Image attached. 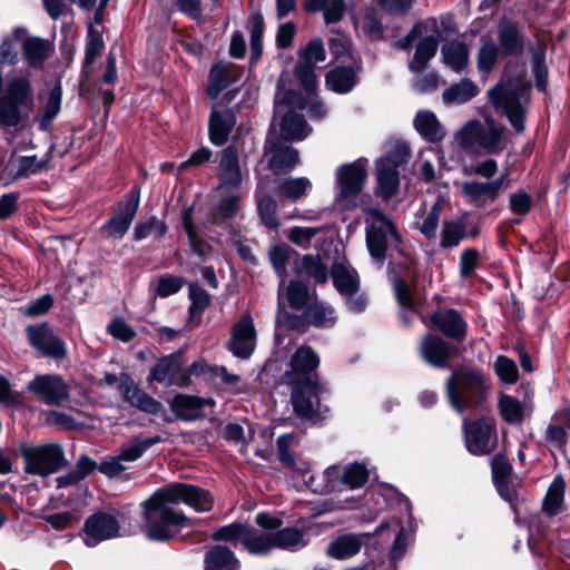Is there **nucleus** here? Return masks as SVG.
Instances as JSON below:
<instances>
[{
	"label": "nucleus",
	"mask_w": 570,
	"mask_h": 570,
	"mask_svg": "<svg viewBox=\"0 0 570 570\" xmlns=\"http://www.w3.org/2000/svg\"><path fill=\"white\" fill-rule=\"evenodd\" d=\"M236 125V116L233 109H218L214 106L208 120V136L212 144L223 146Z\"/></svg>",
	"instance_id": "28"
},
{
	"label": "nucleus",
	"mask_w": 570,
	"mask_h": 570,
	"mask_svg": "<svg viewBox=\"0 0 570 570\" xmlns=\"http://www.w3.org/2000/svg\"><path fill=\"white\" fill-rule=\"evenodd\" d=\"M170 409L177 419L195 421L204 415V401L197 396L177 394L170 401Z\"/></svg>",
	"instance_id": "35"
},
{
	"label": "nucleus",
	"mask_w": 570,
	"mask_h": 570,
	"mask_svg": "<svg viewBox=\"0 0 570 570\" xmlns=\"http://www.w3.org/2000/svg\"><path fill=\"white\" fill-rule=\"evenodd\" d=\"M464 442L466 450L473 455H487L498 444L497 425L493 420H463Z\"/></svg>",
	"instance_id": "14"
},
{
	"label": "nucleus",
	"mask_w": 570,
	"mask_h": 570,
	"mask_svg": "<svg viewBox=\"0 0 570 570\" xmlns=\"http://www.w3.org/2000/svg\"><path fill=\"white\" fill-rule=\"evenodd\" d=\"M299 163L298 150L287 145H273L268 166L275 174H287Z\"/></svg>",
	"instance_id": "34"
},
{
	"label": "nucleus",
	"mask_w": 570,
	"mask_h": 570,
	"mask_svg": "<svg viewBox=\"0 0 570 570\" xmlns=\"http://www.w3.org/2000/svg\"><path fill=\"white\" fill-rule=\"evenodd\" d=\"M288 386L291 387V403L297 417L313 423L325 419L330 409L321 402L322 395L326 392V387L321 381L289 384Z\"/></svg>",
	"instance_id": "7"
},
{
	"label": "nucleus",
	"mask_w": 570,
	"mask_h": 570,
	"mask_svg": "<svg viewBox=\"0 0 570 570\" xmlns=\"http://www.w3.org/2000/svg\"><path fill=\"white\" fill-rule=\"evenodd\" d=\"M325 82L328 89L343 95L356 86L357 75L353 67H336L326 73Z\"/></svg>",
	"instance_id": "42"
},
{
	"label": "nucleus",
	"mask_w": 570,
	"mask_h": 570,
	"mask_svg": "<svg viewBox=\"0 0 570 570\" xmlns=\"http://www.w3.org/2000/svg\"><path fill=\"white\" fill-rule=\"evenodd\" d=\"M240 562L225 546L212 547L204 557V570H239Z\"/></svg>",
	"instance_id": "33"
},
{
	"label": "nucleus",
	"mask_w": 570,
	"mask_h": 570,
	"mask_svg": "<svg viewBox=\"0 0 570 570\" xmlns=\"http://www.w3.org/2000/svg\"><path fill=\"white\" fill-rule=\"evenodd\" d=\"M274 549L295 551L308 542L306 532L298 528L287 527L273 532Z\"/></svg>",
	"instance_id": "47"
},
{
	"label": "nucleus",
	"mask_w": 570,
	"mask_h": 570,
	"mask_svg": "<svg viewBox=\"0 0 570 570\" xmlns=\"http://www.w3.org/2000/svg\"><path fill=\"white\" fill-rule=\"evenodd\" d=\"M119 530V523L114 515L98 512L86 520L83 541L86 546L95 547L101 541L118 537Z\"/></svg>",
	"instance_id": "22"
},
{
	"label": "nucleus",
	"mask_w": 570,
	"mask_h": 570,
	"mask_svg": "<svg viewBox=\"0 0 570 570\" xmlns=\"http://www.w3.org/2000/svg\"><path fill=\"white\" fill-rule=\"evenodd\" d=\"M242 70L233 62L220 61L214 65L209 72L207 94L216 99L219 94L240 78Z\"/></svg>",
	"instance_id": "29"
},
{
	"label": "nucleus",
	"mask_w": 570,
	"mask_h": 570,
	"mask_svg": "<svg viewBox=\"0 0 570 570\" xmlns=\"http://www.w3.org/2000/svg\"><path fill=\"white\" fill-rule=\"evenodd\" d=\"M247 529L248 524L234 522L218 528L213 532L212 539L214 541L229 542L235 548L239 544L245 547Z\"/></svg>",
	"instance_id": "55"
},
{
	"label": "nucleus",
	"mask_w": 570,
	"mask_h": 570,
	"mask_svg": "<svg viewBox=\"0 0 570 570\" xmlns=\"http://www.w3.org/2000/svg\"><path fill=\"white\" fill-rule=\"evenodd\" d=\"M502 420L511 425H520L531 413V407L514 396L503 394L498 402Z\"/></svg>",
	"instance_id": "36"
},
{
	"label": "nucleus",
	"mask_w": 570,
	"mask_h": 570,
	"mask_svg": "<svg viewBox=\"0 0 570 570\" xmlns=\"http://www.w3.org/2000/svg\"><path fill=\"white\" fill-rule=\"evenodd\" d=\"M246 29L250 36V60L257 61L263 52L262 39L265 30L264 17L261 12L249 14Z\"/></svg>",
	"instance_id": "52"
},
{
	"label": "nucleus",
	"mask_w": 570,
	"mask_h": 570,
	"mask_svg": "<svg viewBox=\"0 0 570 570\" xmlns=\"http://www.w3.org/2000/svg\"><path fill=\"white\" fill-rule=\"evenodd\" d=\"M366 179L365 164L357 160L341 166L336 171V180L340 189L338 200L345 202L346 208L354 205V199L361 193Z\"/></svg>",
	"instance_id": "18"
},
{
	"label": "nucleus",
	"mask_w": 570,
	"mask_h": 570,
	"mask_svg": "<svg viewBox=\"0 0 570 570\" xmlns=\"http://www.w3.org/2000/svg\"><path fill=\"white\" fill-rule=\"evenodd\" d=\"M488 391L485 375L475 368H455L445 382L448 401L461 414L466 410L482 407Z\"/></svg>",
	"instance_id": "3"
},
{
	"label": "nucleus",
	"mask_w": 570,
	"mask_h": 570,
	"mask_svg": "<svg viewBox=\"0 0 570 570\" xmlns=\"http://www.w3.org/2000/svg\"><path fill=\"white\" fill-rule=\"evenodd\" d=\"M104 46L105 45L101 32L90 27L88 30L85 48V67H88L94 63V61L100 56Z\"/></svg>",
	"instance_id": "62"
},
{
	"label": "nucleus",
	"mask_w": 570,
	"mask_h": 570,
	"mask_svg": "<svg viewBox=\"0 0 570 570\" xmlns=\"http://www.w3.org/2000/svg\"><path fill=\"white\" fill-rule=\"evenodd\" d=\"M416 131L428 141L438 142L445 136V130L438 120L434 112L420 110L413 120Z\"/></svg>",
	"instance_id": "37"
},
{
	"label": "nucleus",
	"mask_w": 570,
	"mask_h": 570,
	"mask_svg": "<svg viewBox=\"0 0 570 570\" xmlns=\"http://www.w3.org/2000/svg\"><path fill=\"white\" fill-rule=\"evenodd\" d=\"M286 298L294 309H303L309 299L308 287L298 281H292L286 287Z\"/></svg>",
	"instance_id": "60"
},
{
	"label": "nucleus",
	"mask_w": 570,
	"mask_h": 570,
	"mask_svg": "<svg viewBox=\"0 0 570 570\" xmlns=\"http://www.w3.org/2000/svg\"><path fill=\"white\" fill-rule=\"evenodd\" d=\"M295 106H291L285 99V94L277 85L275 94V117L282 115L281 136L285 140H302L308 136L312 128L307 125L304 117L295 111Z\"/></svg>",
	"instance_id": "16"
},
{
	"label": "nucleus",
	"mask_w": 570,
	"mask_h": 570,
	"mask_svg": "<svg viewBox=\"0 0 570 570\" xmlns=\"http://www.w3.org/2000/svg\"><path fill=\"white\" fill-rule=\"evenodd\" d=\"M333 284L343 296L355 295L360 289V277L355 268L346 263H335L331 271Z\"/></svg>",
	"instance_id": "32"
},
{
	"label": "nucleus",
	"mask_w": 570,
	"mask_h": 570,
	"mask_svg": "<svg viewBox=\"0 0 570 570\" xmlns=\"http://www.w3.org/2000/svg\"><path fill=\"white\" fill-rule=\"evenodd\" d=\"M184 361L180 352L161 357L150 370V379L167 386L186 387L191 381L184 374Z\"/></svg>",
	"instance_id": "19"
},
{
	"label": "nucleus",
	"mask_w": 570,
	"mask_h": 570,
	"mask_svg": "<svg viewBox=\"0 0 570 570\" xmlns=\"http://www.w3.org/2000/svg\"><path fill=\"white\" fill-rule=\"evenodd\" d=\"M498 40L502 56L518 57L524 51V35L519 29V26L509 19H500L498 24Z\"/></svg>",
	"instance_id": "27"
},
{
	"label": "nucleus",
	"mask_w": 570,
	"mask_h": 570,
	"mask_svg": "<svg viewBox=\"0 0 570 570\" xmlns=\"http://www.w3.org/2000/svg\"><path fill=\"white\" fill-rule=\"evenodd\" d=\"M479 92L478 86L471 79L465 78L446 88L442 98L445 104L462 105L476 97Z\"/></svg>",
	"instance_id": "46"
},
{
	"label": "nucleus",
	"mask_w": 570,
	"mask_h": 570,
	"mask_svg": "<svg viewBox=\"0 0 570 570\" xmlns=\"http://www.w3.org/2000/svg\"><path fill=\"white\" fill-rule=\"evenodd\" d=\"M311 326L328 328L334 326L337 320L334 307L325 302H314L306 307Z\"/></svg>",
	"instance_id": "50"
},
{
	"label": "nucleus",
	"mask_w": 570,
	"mask_h": 570,
	"mask_svg": "<svg viewBox=\"0 0 570 570\" xmlns=\"http://www.w3.org/2000/svg\"><path fill=\"white\" fill-rule=\"evenodd\" d=\"M27 390L48 406H61L70 400L69 385L58 374H37L27 384Z\"/></svg>",
	"instance_id": "15"
},
{
	"label": "nucleus",
	"mask_w": 570,
	"mask_h": 570,
	"mask_svg": "<svg viewBox=\"0 0 570 570\" xmlns=\"http://www.w3.org/2000/svg\"><path fill=\"white\" fill-rule=\"evenodd\" d=\"M295 273L298 276L313 279L317 284H325L328 279L326 265L320 255H305L295 263Z\"/></svg>",
	"instance_id": "40"
},
{
	"label": "nucleus",
	"mask_w": 570,
	"mask_h": 570,
	"mask_svg": "<svg viewBox=\"0 0 570 570\" xmlns=\"http://www.w3.org/2000/svg\"><path fill=\"white\" fill-rule=\"evenodd\" d=\"M22 51L30 67L41 68L51 56L53 47L48 40L30 37L23 41Z\"/></svg>",
	"instance_id": "41"
},
{
	"label": "nucleus",
	"mask_w": 570,
	"mask_h": 570,
	"mask_svg": "<svg viewBox=\"0 0 570 570\" xmlns=\"http://www.w3.org/2000/svg\"><path fill=\"white\" fill-rule=\"evenodd\" d=\"M312 189V183L306 177H289L279 181L276 187V193L286 199L296 202L306 196Z\"/></svg>",
	"instance_id": "51"
},
{
	"label": "nucleus",
	"mask_w": 570,
	"mask_h": 570,
	"mask_svg": "<svg viewBox=\"0 0 570 570\" xmlns=\"http://www.w3.org/2000/svg\"><path fill=\"white\" fill-rule=\"evenodd\" d=\"M420 353L430 365L446 368L450 365V360L460 354V348L438 335L426 334L422 338Z\"/></svg>",
	"instance_id": "20"
},
{
	"label": "nucleus",
	"mask_w": 570,
	"mask_h": 570,
	"mask_svg": "<svg viewBox=\"0 0 570 570\" xmlns=\"http://www.w3.org/2000/svg\"><path fill=\"white\" fill-rule=\"evenodd\" d=\"M33 107L35 92L29 78H11L0 96V127H18L29 118Z\"/></svg>",
	"instance_id": "4"
},
{
	"label": "nucleus",
	"mask_w": 570,
	"mask_h": 570,
	"mask_svg": "<svg viewBox=\"0 0 570 570\" xmlns=\"http://www.w3.org/2000/svg\"><path fill=\"white\" fill-rule=\"evenodd\" d=\"M320 356L309 345H301L291 355L287 367L282 375L284 384L320 382L317 367Z\"/></svg>",
	"instance_id": "11"
},
{
	"label": "nucleus",
	"mask_w": 570,
	"mask_h": 570,
	"mask_svg": "<svg viewBox=\"0 0 570 570\" xmlns=\"http://www.w3.org/2000/svg\"><path fill=\"white\" fill-rule=\"evenodd\" d=\"M325 483L323 485L315 484V476L311 475L308 485L314 492L324 494L335 491L338 483H342L350 489H357L363 487L368 479V471L360 463L347 465L343 471L340 466H328L322 474Z\"/></svg>",
	"instance_id": "12"
},
{
	"label": "nucleus",
	"mask_w": 570,
	"mask_h": 570,
	"mask_svg": "<svg viewBox=\"0 0 570 570\" xmlns=\"http://www.w3.org/2000/svg\"><path fill=\"white\" fill-rule=\"evenodd\" d=\"M257 332L250 313H244L230 328L228 351L237 358L247 360L256 348Z\"/></svg>",
	"instance_id": "17"
},
{
	"label": "nucleus",
	"mask_w": 570,
	"mask_h": 570,
	"mask_svg": "<svg viewBox=\"0 0 570 570\" xmlns=\"http://www.w3.org/2000/svg\"><path fill=\"white\" fill-rule=\"evenodd\" d=\"M28 341L42 355L52 358H63L67 355L65 343L47 325H30L27 328Z\"/></svg>",
	"instance_id": "21"
},
{
	"label": "nucleus",
	"mask_w": 570,
	"mask_h": 570,
	"mask_svg": "<svg viewBox=\"0 0 570 570\" xmlns=\"http://www.w3.org/2000/svg\"><path fill=\"white\" fill-rule=\"evenodd\" d=\"M442 61L451 70L462 72L469 63V48L461 41H449L441 48Z\"/></svg>",
	"instance_id": "44"
},
{
	"label": "nucleus",
	"mask_w": 570,
	"mask_h": 570,
	"mask_svg": "<svg viewBox=\"0 0 570 570\" xmlns=\"http://www.w3.org/2000/svg\"><path fill=\"white\" fill-rule=\"evenodd\" d=\"M119 391L126 402L142 412L158 414L163 410V404L159 401L140 390L128 376H125L119 384Z\"/></svg>",
	"instance_id": "30"
},
{
	"label": "nucleus",
	"mask_w": 570,
	"mask_h": 570,
	"mask_svg": "<svg viewBox=\"0 0 570 570\" xmlns=\"http://www.w3.org/2000/svg\"><path fill=\"white\" fill-rule=\"evenodd\" d=\"M19 452L24 462L23 471L27 474L48 476L67 464L63 448L59 443L21 444Z\"/></svg>",
	"instance_id": "6"
},
{
	"label": "nucleus",
	"mask_w": 570,
	"mask_h": 570,
	"mask_svg": "<svg viewBox=\"0 0 570 570\" xmlns=\"http://www.w3.org/2000/svg\"><path fill=\"white\" fill-rule=\"evenodd\" d=\"M244 549L254 556H266L274 550L273 532L248 525Z\"/></svg>",
	"instance_id": "45"
},
{
	"label": "nucleus",
	"mask_w": 570,
	"mask_h": 570,
	"mask_svg": "<svg viewBox=\"0 0 570 570\" xmlns=\"http://www.w3.org/2000/svg\"><path fill=\"white\" fill-rule=\"evenodd\" d=\"M527 90L528 86L514 89L511 81H501L488 91L491 104L509 119L517 132L524 130L525 111L521 104V96Z\"/></svg>",
	"instance_id": "8"
},
{
	"label": "nucleus",
	"mask_w": 570,
	"mask_h": 570,
	"mask_svg": "<svg viewBox=\"0 0 570 570\" xmlns=\"http://www.w3.org/2000/svg\"><path fill=\"white\" fill-rule=\"evenodd\" d=\"M188 296L190 299L189 314L190 316L202 315L203 312L210 304L209 294L196 283H190L188 287Z\"/></svg>",
	"instance_id": "61"
},
{
	"label": "nucleus",
	"mask_w": 570,
	"mask_h": 570,
	"mask_svg": "<svg viewBox=\"0 0 570 570\" xmlns=\"http://www.w3.org/2000/svg\"><path fill=\"white\" fill-rule=\"evenodd\" d=\"M97 469V462L87 454H81L75 466L56 479L57 488H68L78 484Z\"/></svg>",
	"instance_id": "43"
},
{
	"label": "nucleus",
	"mask_w": 570,
	"mask_h": 570,
	"mask_svg": "<svg viewBox=\"0 0 570 570\" xmlns=\"http://www.w3.org/2000/svg\"><path fill=\"white\" fill-rule=\"evenodd\" d=\"M184 503L197 512L213 509L214 498L209 491L194 484L173 482L157 489L142 503L146 535L154 541H169L178 528L187 525L188 518L170 505Z\"/></svg>",
	"instance_id": "1"
},
{
	"label": "nucleus",
	"mask_w": 570,
	"mask_h": 570,
	"mask_svg": "<svg viewBox=\"0 0 570 570\" xmlns=\"http://www.w3.org/2000/svg\"><path fill=\"white\" fill-rule=\"evenodd\" d=\"M139 207V197L131 194L124 203L119 204L115 213L101 227L107 237L121 239L128 232Z\"/></svg>",
	"instance_id": "23"
},
{
	"label": "nucleus",
	"mask_w": 570,
	"mask_h": 570,
	"mask_svg": "<svg viewBox=\"0 0 570 570\" xmlns=\"http://www.w3.org/2000/svg\"><path fill=\"white\" fill-rule=\"evenodd\" d=\"M410 158V148L405 144L396 146L393 154L381 158L376 163V180L379 193L384 199L392 198L400 186L399 166L405 164Z\"/></svg>",
	"instance_id": "13"
},
{
	"label": "nucleus",
	"mask_w": 570,
	"mask_h": 570,
	"mask_svg": "<svg viewBox=\"0 0 570 570\" xmlns=\"http://www.w3.org/2000/svg\"><path fill=\"white\" fill-rule=\"evenodd\" d=\"M257 207L259 216L265 226L271 229L278 227V219L276 216L277 203L269 195H257Z\"/></svg>",
	"instance_id": "59"
},
{
	"label": "nucleus",
	"mask_w": 570,
	"mask_h": 570,
	"mask_svg": "<svg viewBox=\"0 0 570 570\" xmlns=\"http://www.w3.org/2000/svg\"><path fill=\"white\" fill-rule=\"evenodd\" d=\"M62 89L60 83L47 90L39 97L40 105L38 111V127L46 131L51 126L53 119L59 115L61 109Z\"/></svg>",
	"instance_id": "31"
},
{
	"label": "nucleus",
	"mask_w": 570,
	"mask_h": 570,
	"mask_svg": "<svg viewBox=\"0 0 570 570\" xmlns=\"http://www.w3.org/2000/svg\"><path fill=\"white\" fill-rule=\"evenodd\" d=\"M294 73L302 87L309 94L314 92L317 87V77L315 66L308 61L298 60Z\"/></svg>",
	"instance_id": "63"
},
{
	"label": "nucleus",
	"mask_w": 570,
	"mask_h": 570,
	"mask_svg": "<svg viewBox=\"0 0 570 570\" xmlns=\"http://www.w3.org/2000/svg\"><path fill=\"white\" fill-rule=\"evenodd\" d=\"M219 193L222 198L215 213L213 214V223L215 224H218L226 218L233 217L237 213L240 203V194L238 189H229Z\"/></svg>",
	"instance_id": "54"
},
{
	"label": "nucleus",
	"mask_w": 570,
	"mask_h": 570,
	"mask_svg": "<svg viewBox=\"0 0 570 570\" xmlns=\"http://www.w3.org/2000/svg\"><path fill=\"white\" fill-rule=\"evenodd\" d=\"M284 94L285 99L288 101L291 106H295V108L299 110L307 109V112L311 118L322 119L323 117H325L327 109L323 102L318 100L306 102L302 94L296 90H287L284 91Z\"/></svg>",
	"instance_id": "56"
},
{
	"label": "nucleus",
	"mask_w": 570,
	"mask_h": 570,
	"mask_svg": "<svg viewBox=\"0 0 570 570\" xmlns=\"http://www.w3.org/2000/svg\"><path fill=\"white\" fill-rule=\"evenodd\" d=\"M566 482L561 475H557L550 483L542 502V511L548 517H554L560 512L564 499Z\"/></svg>",
	"instance_id": "49"
},
{
	"label": "nucleus",
	"mask_w": 570,
	"mask_h": 570,
	"mask_svg": "<svg viewBox=\"0 0 570 570\" xmlns=\"http://www.w3.org/2000/svg\"><path fill=\"white\" fill-rule=\"evenodd\" d=\"M502 55L498 43L488 37L481 38V46L476 53V67L479 71L490 73L499 62Z\"/></svg>",
	"instance_id": "48"
},
{
	"label": "nucleus",
	"mask_w": 570,
	"mask_h": 570,
	"mask_svg": "<svg viewBox=\"0 0 570 570\" xmlns=\"http://www.w3.org/2000/svg\"><path fill=\"white\" fill-rule=\"evenodd\" d=\"M431 324L434 325L445 336L463 342L466 337V322L461 314L453 308H443L434 312L430 317Z\"/></svg>",
	"instance_id": "26"
},
{
	"label": "nucleus",
	"mask_w": 570,
	"mask_h": 570,
	"mask_svg": "<svg viewBox=\"0 0 570 570\" xmlns=\"http://www.w3.org/2000/svg\"><path fill=\"white\" fill-rule=\"evenodd\" d=\"M167 233V225L164 220L158 219L156 216H151L145 222L137 223L134 228L135 240H141L148 236L161 238Z\"/></svg>",
	"instance_id": "57"
},
{
	"label": "nucleus",
	"mask_w": 570,
	"mask_h": 570,
	"mask_svg": "<svg viewBox=\"0 0 570 570\" xmlns=\"http://www.w3.org/2000/svg\"><path fill=\"white\" fill-rule=\"evenodd\" d=\"M532 55V71L535 77V86L540 91H544L548 83V68L546 66V43L538 40L530 48Z\"/></svg>",
	"instance_id": "53"
},
{
	"label": "nucleus",
	"mask_w": 570,
	"mask_h": 570,
	"mask_svg": "<svg viewBox=\"0 0 570 570\" xmlns=\"http://www.w3.org/2000/svg\"><path fill=\"white\" fill-rule=\"evenodd\" d=\"M425 29H430L433 35L422 37L415 47L413 59L409 62V69L413 73L422 72L428 63L438 52L439 48V24L436 18H429L424 22Z\"/></svg>",
	"instance_id": "24"
},
{
	"label": "nucleus",
	"mask_w": 570,
	"mask_h": 570,
	"mask_svg": "<svg viewBox=\"0 0 570 570\" xmlns=\"http://www.w3.org/2000/svg\"><path fill=\"white\" fill-rule=\"evenodd\" d=\"M498 171V163L492 158L476 161L471 165H463L464 176H480L485 180L470 179L460 184V191L466 203L484 208L493 204L504 189L505 175L493 178Z\"/></svg>",
	"instance_id": "2"
},
{
	"label": "nucleus",
	"mask_w": 570,
	"mask_h": 570,
	"mask_svg": "<svg viewBox=\"0 0 570 570\" xmlns=\"http://www.w3.org/2000/svg\"><path fill=\"white\" fill-rule=\"evenodd\" d=\"M364 542L362 537L354 533L338 535L327 547V554L336 560H345L356 556Z\"/></svg>",
	"instance_id": "38"
},
{
	"label": "nucleus",
	"mask_w": 570,
	"mask_h": 570,
	"mask_svg": "<svg viewBox=\"0 0 570 570\" xmlns=\"http://www.w3.org/2000/svg\"><path fill=\"white\" fill-rule=\"evenodd\" d=\"M160 442H163V439L159 435L134 436L129 444L120 448L117 454L106 455L99 464L97 463L96 470L108 478H117L127 470L126 463L137 461L148 449Z\"/></svg>",
	"instance_id": "9"
},
{
	"label": "nucleus",
	"mask_w": 570,
	"mask_h": 570,
	"mask_svg": "<svg viewBox=\"0 0 570 570\" xmlns=\"http://www.w3.org/2000/svg\"><path fill=\"white\" fill-rule=\"evenodd\" d=\"M183 227H184V230L186 232V234L188 236V240H189V245L191 247V250L195 254H197L198 256L205 257L208 254V252H209V246L197 234L196 226H195V224L193 222V218H191L190 209L187 210L184 214Z\"/></svg>",
	"instance_id": "58"
},
{
	"label": "nucleus",
	"mask_w": 570,
	"mask_h": 570,
	"mask_svg": "<svg viewBox=\"0 0 570 570\" xmlns=\"http://www.w3.org/2000/svg\"><path fill=\"white\" fill-rule=\"evenodd\" d=\"M494 371L501 381L513 384L518 381L519 371L514 361L507 356H499L494 362Z\"/></svg>",
	"instance_id": "64"
},
{
	"label": "nucleus",
	"mask_w": 570,
	"mask_h": 570,
	"mask_svg": "<svg viewBox=\"0 0 570 570\" xmlns=\"http://www.w3.org/2000/svg\"><path fill=\"white\" fill-rule=\"evenodd\" d=\"M368 214L375 220L366 224V246L370 255L380 263L386 257L389 237L395 242H401L395 225L380 209L371 208Z\"/></svg>",
	"instance_id": "10"
},
{
	"label": "nucleus",
	"mask_w": 570,
	"mask_h": 570,
	"mask_svg": "<svg viewBox=\"0 0 570 570\" xmlns=\"http://www.w3.org/2000/svg\"><path fill=\"white\" fill-rule=\"evenodd\" d=\"M468 217L469 214L464 213L454 219L443 222L440 239L442 248L456 247L466 237Z\"/></svg>",
	"instance_id": "39"
},
{
	"label": "nucleus",
	"mask_w": 570,
	"mask_h": 570,
	"mask_svg": "<svg viewBox=\"0 0 570 570\" xmlns=\"http://www.w3.org/2000/svg\"><path fill=\"white\" fill-rule=\"evenodd\" d=\"M507 128L498 125L493 118L485 117L481 120H470L460 130L458 140L460 146L470 153H484L499 155L505 147Z\"/></svg>",
	"instance_id": "5"
},
{
	"label": "nucleus",
	"mask_w": 570,
	"mask_h": 570,
	"mask_svg": "<svg viewBox=\"0 0 570 570\" xmlns=\"http://www.w3.org/2000/svg\"><path fill=\"white\" fill-rule=\"evenodd\" d=\"M218 191L238 189L243 181L239 156L235 146H227L220 153L218 164Z\"/></svg>",
	"instance_id": "25"
}]
</instances>
